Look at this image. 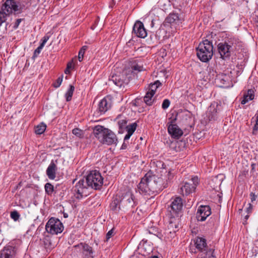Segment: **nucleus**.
I'll use <instances>...</instances> for the list:
<instances>
[{"instance_id":"obj_9","label":"nucleus","mask_w":258,"mask_h":258,"mask_svg":"<svg viewBox=\"0 0 258 258\" xmlns=\"http://www.w3.org/2000/svg\"><path fill=\"white\" fill-rule=\"evenodd\" d=\"M120 198V205L122 210H127L134 208L137 204L135 197L130 190L123 193Z\"/></svg>"},{"instance_id":"obj_58","label":"nucleus","mask_w":258,"mask_h":258,"mask_svg":"<svg viewBox=\"0 0 258 258\" xmlns=\"http://www.w3.org/2000/svg\"><path fill=\"white\" fill-rule=\"evenodd\" d=\"M153 25H154V22H153V21L152 20V22H151V26H152V27H153Z\"/></svg>"},{"instance_id":"obj_59","label":"nucleus","mask_w":258,"mask_h":258,"mask_svg":"<svg viewBox=\"0 0 258 258\" xmlns=\"http://www.w3.org/2000/svg\"><path fill=\"white\" fill-rule=\"evenodd\" d=\"M149 233H153L152 231H151V230L149 231Z\"/></svg>"},{"instance_id":"obj_36","label":"nucleus","mask_w":258,"mask_h":258,"mask_svg":"<svg viewBox=\"0 0 258 258\" xmlns=\"http://www.w3.org/2000/svg\"><path fill=\"white\" fill-rule=\"evenodd\" d=\"M72 133L76 137L83 138L84 137L83 131L78 128H75L72 130Z\"/></svg>"},{"instance_id":"obj_52","label":"nucleus","mask_w":258,"mask_h":258,"mask_svg":"<svg viewBox=\"0 0 258 258\" xmlns=\"http://www.w3.org/2000/svg\"><path fill=\"white\" fill-rule=\"evenodd\" d=\"M132 135L127 133V134L125 136V137L124 138V141L126 142V141L129 140V139L130 138V137H131Z\"/></svg>"},{"instance_id":"obj_26","label":"nucleus","mask_w":258,"mask_h":258,"mask_svg":"<svg viewBox=\"0 0 258 258\" xmlns=\"http://www.w3.org/2000/svg\"><path fill=\"white\" fill-rule=\"evenodd\" d=\"M166 21L170 24H179L182 23V20L179 18L177 14H170L166 18Z\"/></svg>"},{"instance_id":"obj_29","label":"nucleus","mask_w":258,"mask_h":258,"mask_svg":"<svg viewBox=\"0 0 258 258\" xmlns=\"http://www.w3.org/2000/svg\"><path fill=\"white\" fill-rule=\"evenodd\" d=\"M208 74L206 76L207 78L209 81H212L213 82L214 81L215 82H216L217 78L219 75L217 74V72L215 70H214L212 67L208 68L207 69Z\"/></svg>"},{"instance_id":"obj_50","label":"nucleus","mask_w":258,"mask_h":258,"mask_svg":"<svg viewBox=\"0 0 258 258\" xmlns=\"http://www.w3.org/2000/svg\"><path fill=\"white\" fill-rule=\"evenodd\" d=\"M248 205L249 206L248 208H246V212H247V214H249L251 212L252 208V206L251 204H249Z\"/></svg>"},{"instance_id":"obj_48","label":"nucleus","mask_w":258,"mask_h":258,"mask_svg":"<svg viewBox=\"0 0 258 258\" xmlns=\"http://www.w3.org/2000/svg\"><path fill=\"white\" fill-rule=\"evenodd\" d=\"M250 197L251 202H253L256 199L257 196L253 192L250 194Z\"/></svg>"},{"instance_id":"obj_22","label":"nucleus","mask_w":258,"mask_h":258,"mask_svg":"<svg viewBox=\"0 0 258 258\" xmlns=\"http://www.w3.org/2000/svg\"><path fill=\"white\" fill-rule=\"evenodd\" d=\"M15 251L14 247L12 246H7L0 251V258H14Z\"/></svg>"},{"instance_id":"obj_7","label":"nucleus","mask_w":258,"mask_h":258,"mask_svg":"<svg viewBox=\"0 0 258 258\" xmlns=\"http://www.w3.org/2000/svg\"><path fill=\"white\" fill-rule=\"evenodd\" d=\"M199 184L198 177L197 176H193L188 181H183L180 184L178 192L183 196H187L195 191Z\"/></svg>"},{"instance_id":"obj_12","label":"nucleus","mask_w":258,"mask_h":258,"mask_svg":"<svg viewBox=\"0 0 258 258\" xmlns=\"http://www.w3.org/2000/svg\"><path fill=\"white\" fill-rule=\"evenodd\" d=\"M174 118H176L180 124L185 126L191 127L194 124L192 114L187 110L178 112Z\"/></svg>"},{"instance_id":"obj_41","label":"nucleus","mask_w":258,"mask_h":258,"mask_svg":"<svg viewBox=\"0 0 258 258\" xmlns=\"http://www.w3.org/2000/svg\"><path fill=\"white\" fill-rule=\"evenodd\" d=\"M62 78L63 76L61 75L57 79L55 82H54L53 84V86L54 88H57L60 86L62 81Z\"/></svg>"},{"instance_id":"obj_15","label":"nucleus","mask_w":258,"mask_h":258,"mask_svg":"<svg viewBox=\"0 0 258 258\" xmlns=\"http://www.w3.org/2000/svg\"><path fill=\"white\" fill-rule=\"evenodd\" d=\"M217 50L220 58L223 60L229 59L231 55L233 54L224 41L220 42L218 44Z\"/></svg>"},{"instance_id":"obj_27","label":"nucleus","mask_w":258,"mask_h":258,"mask_svg":"<svg viewBox=\"0 0 258 258\" xmlns=\"http://www.w3.org/2000/svg\"><path fill=\"white\" fill-rule=\"evenodd\" d=\"M254 97V91L252 89H248L246 92L243 94L242 99L241 101V104H245L248 101L253 100Z\"/></svg>"},{"instance_id":"obj_24","label":"nucleus","mask_w":258,"mask_h":258,"mask_svg":"<svg viewBox=\"0 0 258 258\" xmlns=\"http://www.w3.org/2000/svg\"><path fill=\"white\" fill-rule=\"evenodd\" d=\"M57 170V166L54 163L53 161H51L50 164L46 169V175L49 179L53 180L56 177V172Z\"/></svg>"},{"instance_id":"obj_56","label":"nucleus","mask_w":258,"mask_h":258,"mask_svg":"<svg viewBox=\"0 0 258 258\" xmlns=\"http://www.w3.org/2000/svg\"><path fill=\"white\" fill-rule=\"evenodd\" d=\"M63 217L65 218H67L68 217V214L67 213H63Z\"/></svg>"},{"instance_id":"obj_33","label":"nucleus","mask_w":258,"mask_h":258,"mask_svg":"<svg viewBox=\"0 0 258 258\" xmlns=\"http://www.w3.org/2000/svg\"><path fill=\"white\" fill-rule=\"evenodd\" d=\"M46 128V125L44 123L41 122L35 127V133L37 135H41L45 132Z\"/></svg>"},{"instance_id":"obj_3","label":"nucleus","mask_w":258,"mask_h":258,"mask_svg":"<svg viewBox=\"0 0 258 258\" xmlns=\"http://www.w3.org/2000/svg\"><path fill=\"white\" fill-rule=\"evenodd\" d=\"M93 133L98 141L102 144L111 145L117 144V138L116 135L104 126L95 125L93 128Z\"/></svg>"},{"instance_id":"obj_35","label":"nucleus","mask_w":258,"mask_h":258,"mask_svg":"<svg viewBox=\"0 0 258 258\" xmlns=\"http://www.w3.org/2000/svg\"><path fill=\"white\" fill-rule=\"evenodd\" d=\"M137 127V124L136 122L133 123L128 125L126 126L125 128L126 129L127 133L133 135V133L136 130Z\"/></svg>"},{"instance_id":"obj_44","label":"nucleus","mask_w":258,"mask_h":258,"mask_svg":"<svg viewBox=\"0 0 258 258\" xmlns=\"http://www.w3.org/2000/svg\"><path fill=\"white\" fill-rule=\"evenodd\" d=\"M49 37H50V36L47 35H45L42 38V39L41 40H42V42H41V43L40 45H41L42 47H44L45 44L46 43V42L49 39Z\"/></svg>"},{"instance_id":"obj_1","label":"nucleus","mask_w":258,"mask_h":258,"mask_svg":"<svg viewBox=\"0 0 258 258\" xmlns=\"http://www.w3.org/2000/svg\"><path fill=\"white\" fill-rule=\"evenodd\" d=\"M103 183V178L99 171L96 170L90 171L85 178L80 179L74 187V190L77 194L75 197L79 200L87 197L88 187L100 189Z\"/></svg>"},{"instance_id":"obj_43","label":"nucleus","mask_w":258,"mask_h":258,"mask_svg":"<svg viewBox=\"0 0 258 258\" xmlns=\"http://www.w3.org/2000/svg\"><path fill=\"white\" fill-rule=\"evenodd\" d=\"M170 104V101L169 99H166L163 100V102L162 104V108L163 109H166L169 106Z\"/></svg>"},{"instance_id":"obj_28","label":"nucleus","mask_w":258,"mask_h":258,"mask_svg":"<svg viewBox=\"0 0 258 258\" xmlns=\"http://www.w3.org/2000/svg\"><path fill=\"white\" fill-rule=\"evenodd\" d=\"M110 207L111 210L115 212H118L120 210L122 209L120 205V198L114 199L110 204Z\"/></svg>"},{"instance_id":"obj_39","label":"nucleus","mask_w":258,"mask_h":258,"mask_svg":"<svg viewBox=\"0 0 258 258\" xmlns=\"http://www.w3.org/2000/svg\"><path fill=\"white\" fill-rule=\"evenodd\" d=\"M114 228L110 230L106 235L105 239L104 240V242H108L109 239L114 235Z\"/></svg>"},{"instance_id":"obj_20","label":"nucleus","mask_w":258,"mask_h":258,"mask_svg":"<svg viewBox=\"0 0 258 258\" xmlns=\"http://www.w3.org/2000/svg\"><path fill=\"white\" fill-rule=\"evenodd\" d=\"M169 218V223L167 226L169 232L175 233L178 229L179 217L176 216H167Z\"/></svg>"},{"instance_id":"obj_60","label":"nucleus","mask_w":258,"mask_h":258,"mask_svg":"<svg viewBox=\"0 0 258 258\" xmlns=\"http://www.w3.org/2000/svg\"><path fill=\"white\" fill-rule=\"evenodd\" d=\"M152 230V231H153L152 232H154V230H155V229H154V228H153Z\"/></svg>"},{"instance_id":"obj_6","label":"nucleus","mask_w":258,"mask_h":258,"mask_svg":"<svg viewBox=\"0 0 258 258\" xmlns=\"http://www.w3.org/2000/svg\"><path fill=\"white\" fill-rule=\"evenodd\" d=\"M148 182V186L150 188V191L151 195L157 194L162 191L165 186H163V179L158 177L155 175L152 174L151 172H148L146 174Z\"/></svg>"},{"instance_id":"obj_5","label":"nucleus","mask_w":258,"mask_h":258,"mask_svg":"<svg viewBox=\"0 0 258 258\" xmlns=\"http://www.w3.org/2000/svg\"><path fill=\"white\" fill-rule=\"evenodd\" d=\"M197 55L202 62L209 61L213 55V46L212 42L208 39L200 42L196 48Z\"/></svg>"},{"instance_id":"obj_62","label":"nucleus","mask_w":258,"mask_h":258,"mask_svg":"<svg viewBox=\"0 0 258 258\" xmlns=\"http://www.w3.org/2000/svg\"><path fill=\"white\" fill-rule=\"evenodd\" d=\"M119 116H118L117 119H119Z\"/></svg>"},{"instance_id":"obj_4","label":"nucleus","mask_w":258,"mask_h":258,"mask_svg":"<svg viewBox=\"0 0 258 258\" xmlns=\"http://www.w3.org/2000/svg\"><path fill=\"white\" fill-rule=\"evenodd\" d=\"M24 7V5H21L16 0H6L0 11V26L6 22L7 17L13 12L15 14L22 13Z\"/></svg>"},{"instance_id":"obj_40","label":"nucleus","mask_w":258,"mask_h":258,"mask_svg":"<svg viewBox=\"0 0 258 258\" xmlns=\"http://www.w3.org/2000/svg\"><path fill=\"white\" fill-rule=\"evenodd\" d=\"M10 216L12 219L16 221L19 219L20 215L17 211H14L11 212Z\"/></svg>"},{"instance_id":"obj_53","label":"nucleus","mask_w":258,"mask_h":258,"mask_svg":"<svg viewBox=\"0 0 258 258\" xmlns=\"http://www.w3.org/2000/svg\"><path fill=\"white\" fill-rule=\"evenodd\" d=\"M127 143H126L124 141L123 143L122 144L121 149H125L127 148Z\"/></svg>"},{"instance_id":"obj_17","label":"nucleus","mask_w":258,"mask_h":258,"mask_svg":"<svg viewBox=\"0 0 258 258\" xmlns=\"http://www.w3.org/2000/svg\"><path fill=\"white\" fill-rule=\"evenodd\" d=\"M133 33L138 37L144 38L147 35V30L144 27L143 23L139 21H137L133 28Z\"/></svg>"},{"instance_id":"obj_63","label":"nucleus","mask_w":258,"mask_h":258,"mask_svg":"<svg viewBox=\"0 0 258 258\" xmlns=\"http://www.w3.org/2000/svg\"><path fill=\"white\" fill-rule=\"evenodd\" d=\"M150 251H152V248H151L150 249Z\"/></svg>"},{"instance_id":"obj_32","label":"nucleus","mask_w":258,"mask_h":258,"mask_svg":"<svg viewBox=\"0 0 258 258\" xmlns=\"http://www.w3.org/2000/svg\"><path fill=\"white\" fill-rule=\"evenodd\" d=\"M75 91V87L73 85H70L69 89L65 94L66 101L69 102L72 100V96Z\"/></svg>"},{"instance_id":"obj_19","label":"nucleus","mask_w":258,"mask_h":258,"mask_svg":"<svg viewBox=\"0 0 258 258\" xmlns=\"http://www.w3.org/2000/svg\"><path fill=\"white\" fill-rule=\"evenodd\" d=\"M112 101L108 97L102 99L98 104V110L100 114H104L111 107Z\"/></svg>"},{"instance_id":"obj_2","label":"nucleus","mask_w":258,"mask_h":258,"mask_svg":"<svg viewBox=\"0 0 258 258\" xmlns=\"http://www.w3.org/2000/svg\"><path fill=\"white\" fill-rule=\"evenodd\" d=\"M145 69L136 60L131 61L129 66L124 69L121 72L112 73L109 78V81H112L116 86L119 88L124 87L127 85L131 80L137 78L138 74Z\"/></svg>"},{"instance_id":"obj_55","label":"nucleus","mask_w":258,"mask_h":258,"mask_svg":"<svg viewBox=\"0 0 258 258\" xmlns=\"http://www.w3.org/2000/svg\"><path fill=\"white\" fill-rule=\"evenodd\" d=\"M248 214H247L246 216H245V217H244V219L245 220V221H246V220L248 219V218H249V215H248Z\"/></svg>"},{"instance_id":"obj_31","label":"nucleus","mask_w":258,"mask_h":258,"mask_svg":"<svg viewBox=\"0 0 258 258\" xmlns=\"http://www.w3.org/2000/svg\"><path fill=\"white\" fill-rule=\"evenodd\" d=\"M154 95L148 91L146 93V95L144 97V101L147 105L151 106L153 104L154 101V99H153Z\"/></svg>"},{"instance_id":"obj_54","label":"nucleus","mask_w":258,"mask_h":258,"mask_svg":"<svg viewBox=\"0 0 258 258\" xmlns=\"http://www.w3.org/2000/svg\"><path fill=\"white\" fill-rule=\"evenodd\" d=\"M64 73L66 74H69L70 73V70L67 67L64 70Z\"/></svg>"},{"instance_id":"obj_11","label":"nucleus","mask_w":258,"mask_h":258,"mask_svg":"<svg viewBox=\"0 0 258 258\" xmlns=\"http://www.w3.org/2000/svg\"><path fill=\"white\" fill-rule=\"evenodd\" d=\"M195 244L196 248L201 252L200 255H212V254H214L215 248L214 247H211V245H207L205 238L200 237H197L195 240Z\"/></svg>"},{"instance_id":"obj_61","label":"nucleus","mask_w":258,"mask_h":258,"mask_svg":"<svg viewBox=\"0 0 258 258\" xmlns=\"http://www.w3.org/2000/svg\"><path fill=\"white\" fill-rule=\"evenodd\" d=\"M154 234V235H157V236H158V235L156 234Z\"/></svg>"},{"instance_id":"obj_13","label":"nucleus","mask_w":258,"mask_h":258,"mask_svg":"<svg viewBox=\"0 0 258 258\" xmlns=\"http://www.w3.org/2000/svg\"><path fill=\"white\" fill-rule=\"evenodd\" d=\"M224 42L233 53H234L242 47V42L236 37H227L224 40Z\"/></svg>"},{"instance_id":"obj_8","label":"nucleus","mask_w":258,"mask_h":258,"mask_svg":"<svg viewBox=\"0 0 258 258\" xmlns=\"http://www.w3.org/2000/svg\"><path fill=\"white\" fill-rule=\"evenodd\" d=\"M63 229L62 223L58 218L55 217L49 218L45 225L46 232L52 235L61 233Z\"/></svg>"},{"instance_id":"obj_30","label":"nucleus","mask_w":258,"mask_h":258,"mask_svg":"<svg viewBox=\"0 0 258 258\" xmlns=\"http://www.w3.org/2000/svg\"><path fill=\"white\" fill-rule=\"evenodd\" d=\"M162 83L159 80L155 81L153 83H151L149 85L148 92L155 95V92L158 88L161 86Z\"/></svg>"},{"instance_id":"obj_25","label":"nucleus","mask_w":258,"mask_h":258,"mask_svg":"<svg viewBox=\"0 0 258 258\" xmlns=\"http://www.w3.org/2000/svg\"><path fill=\"white\" fill-rule=\"evenodd\" d=\"M228 80V76L226 75L219 74L215 83L219 84L221 87L227 88L229 86Z\"/></svg>"},{"instance_id":"obj_18","label":"nucleus","mask_w":258,"mask_h":258,"mask_svg":"<svg viewBox=\"0 0 258 258\" xmlns=\"http://www.w3.org/2000/svg\"><path fill=\"white\" fill-rule=\"evenodd\" d=\"M146 175L141 179L140 183L137 185V189L139 193L143 195L150 196V187Z\"/></svg>"},{"instance_id":"obj_34","label":"nucleus","mask_w":258,"mask_h":258,"mask_svg":"<svg viewBox=\"0 0 258 258\" xmlns=\"http://www.w3.org/2000/svg\"><path fill=\"white\" fill-rule=\"evenodd\" d=\"M45 192L49 196H51L54 191V186L50 183L47 182L44 186Z\"/></svg>"},{"instance_id":"obj_14","label":"nucleus","mask_w":258,"mask_h":258,"mask_svg":"<svg viewBox=\"0 0 258 258\" xmlns=\"http://www.w3.org/2000/svg\"><path fill=\"white\" fill-rule=\"evenodd\" d=\"M170 119H171V121L168 123V124L170 123L168 125V132L172 137L179 139L182 135L183 132L177 124H174L177 118L172 119L171 118Z\"/></svg>"},{"instance_id":"obj_16","label":"nucleus","mask_w":258,"mask_h":258,"mask_svg":"<svg viewBox=\"0 0 258 258\" xmlns=\"http://www.w3.org/2000/svg\"><path fill=\"white\" fill-rule=\"evenodd\" d=\"M211 214V209L209 206L201 205L198 209L196 218L198 221H204Z\"/></svg>"},{"instance_id":"obj_38","label":"nucleus","mask_w":258,"mask_h":258,"mask_svg":"<svg viewBox=\"0 0 258 258\" xmlns=\"http://www.w3.org/2000/svg\"><path fill=\"white\" fill-rule=\"evenodd\" d=\"M88 47L87 46H83L80 50L78 54V59L80 61H82L85 51L87 50Z\"/></svg>"},{"instance_id":"obj_21","label":"nucleus","mask_w":258,"mask_h":258,"mask_svg":"<svg viewBox=\"0 0 258 258\" xmlns=\"http://www.w3.org/2000/svg\"><path fill=\"white\" fill-rule=\"evenodd\" d=\"M217 107H218V104L215 102L212 103L211 105L208 107L207 112V117L208 118L209 121L217 119L218 112Z\"/></svg>"},{"instance_id":"obj_10","label":"nucleus","mask_w":258,"mask_h":258,"mask_svg":"<svg viewBox=\"0 0 258 258\" xmlns=\"http://www.w3.org/2000/svg\"><path fill=\"white\" fill-rule=\"evenodd\" d=\"M183 207L182 199L176 197L171 199V202L167 209V216H176L179 217Z\"/></svg>"},{"instance_id":"obj_42","label":"nucleus","mask_w":258,"mask_h":258,"mask_svg":"<svg viewBox=\"0 0 258 258\" xmlns=\"http://www.w3.org/2000/svg\"><path fill=\"white\" fill-rule=\"evenodd\" d=\"M43 47H42L41 45H39L34 51V53H33V58H35V57H37L38 56V55L39 54V53H40L42 49L43 48Z\"/></svg>"},{"instance_id":"obj_46","label":"nucleus","mask_w":258,"mask_h":258,"mask_svg":"<svg viewBox=\"0 0 258 258\" xmlns=\"http://www.w3.org/2000/svg\"><path fill=\"white\" fill-rule=\"evenodd\" d=\"M147 243V240H145V239H143L141 242L140 243H139V246L141 247V248H142L143 249H145V250L146 251V248L145 247V245Z\"/></svg>"},{"instance_id":"obj_47","label":"nucleus","mask_w":258,"mask_h":258,"mask_svg":"<svg viewBox=\"0 0 258 258\" xmlns=\"http://www.w3.org/2000/svg\"><path fill=\"white\" fill-rule=\"evenodd\" d=\"M258 130V114L256 116V123L253 127V134H255V132Z\"/></svg>"},{"instance_id":"obj_51","label":"nucleus","mask_w":258,"mask_h":258,"mask_svg":"<svg viewBox=\"0 0 258 258\" xmlns=\"http://www.w3.org/2000/svg\"><path fill=\"white\" fill-rule=\"evenodd\" d=\"M67 67L69 69H72L74 67V64L73 61H70L68 63Z\"/></svg>"},{"instance_id":"obj_49","label":"nucleus","mask_w":258,"mask_h":258,"mask_svg":"<svg viewBox=\"0 0 258 258\" xmlns=\"http://www.w3.org/2000/svg\"><path fill=\"white\" fill-rule=\"evenodd\" d=\"M199 258H216V256L214 255V254H212V255H200Z\"/></svg>"},{"instance_id":"obj_37","label":"nucleus","mask_w":258,"mask_h":258,"mask_svg":"<svg viewBox=\"0 0 258 258\" xmlns=\"http://www.w3.org/2000/svg\"><path fill=\"white\" fill-rule=\"evenodd\" d=\"M127 123V120L126 118H124L122 119H120L117 121V124L118 125L119 129H123V128H125L126 124Z\"/></svg>"},{"instance_id":"obj_45","label":"nucleus","mask_w":258,"mask_h":258,"mask_svg":"<svg viewBox=\"0 0 258 258\" xmlns=\"http://www.w3.org/2000/svg\"><path fill=\"white\" fill-rule=\"evenodd\" d=\"M24 20V19H18L16 20L14 25V26H13V28L14 29H16L18 28L20 23L23 21Z\"/></svg>"},{"instance_id":"obj_57","label":"nucleus","mask_w":258,"mask_h":258,"mask_svg":"<svg viewBox=\"0 0 258 258\" xmlns=\"http://www.w3.org/2000/svg\"><path fill=\"white\" fill-rule=\"evenodd\" d=\"M150 258H159V257L157 256L154 255V256H151Z\"/></svg>"},{"instance_id":"obj_23","label":"nucleus","mask_w":258,"mask_h":258,"mask_svg":"<svg viewBox=\"0 0 258 258\" xmlns=\"http://www.w3.org/2000/svg\"><path fill=\"white\" fill-rule=\"evenodd\" d=\"M74 247L75 248H82L84 250V252H86L85 253L86 256L93 257V254L94 253V251L93 248L87 243L81 242L80 243L75 245Z\"/></svg>"}]
</instances>
